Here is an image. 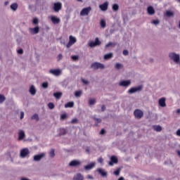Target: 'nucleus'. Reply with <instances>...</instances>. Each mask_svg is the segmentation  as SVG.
Instances as JSON below:
<instances>
[{
	"label": "nucleus",
	"mask_w": 180,
	"mask_h": 180,
	"mask_svg": "<svg viewBox=\"0 0 180 180\" xmlns=\"http://www.w3.org/2000/svg\"><path fill=\"white\" fill-rule=\"evenodd\" d=\"M168 57L169 60H172V61H174V63H176V64L179 63V60H180L179 54H177L175 52H170L169 53Z\"/></svg>",
	"instance_id": "f257e3e1"
},
{
	"label": "nucleus",
	"mask_w": 180,
	"mask_h": 180,
	"mask_svg": "<svg viewBox=\"0 0 180 180\" xmlns=\"http://www.w3.org/2000/svg\"><path fill=\"white\" fill-rule=\"evenodd\" d=\"M90 68L94 70L95 71L98 70H105V65L98 62H94L91 65Z\"/></svg>",
	"instance_id": "f03ea898"
},
{
	"label": "nucleus",
	"mask_w": 180,
	"mask_h": 180,
	"mask_svg": "<svg viewBox=\"0 0 180 180\" xmlns=\"http://www.w3.org/2000/svg\"><path fill=\"white\" fill-rule=\"evenodd\" d=\"M143 91V85H139L136 87H131L129 90H128L127 94L129 95H132V94H136V92H141Z\"/></svg>",
	"instance_id": "7ed1b4c3"
},
{
	"label": "nucleus",
	"mask_w": 180,
	"mask_h": 180,
	"mask_svg": "<svg viewBox=\"0 0 180 180\" xmlns=\"http://www.w3.org/2000/svg\"><path fill=\"white\" fill-rule=\"evenodd\" d=\"M101 44H102V42L99 40V38L96 37L94 41H92L89 44V46L91 49H94V47L101 46Z\"/></svg>",
	"instance_id": "20e7f679"
},
{
	"label": "nucleus",
	"mask_w": 180,
	"mask_h": 180,
	"mask_svg": "<svg viewBox=\"0 0 180 180\" xmlns=\"http://www.w3.org/2000/svg\"><path fill=\"white\" fill-rule=\"evenodd\" d=\"M29 154H30V150H29V148H25L20 150V158H26V157H28Z\"/></svg>",
	"instance_id": "39448f33"
},
{
	"label": "nucleus",
	"mask_w": 180,
	"mask_h": 180,
	"mask_svg": "<svg viewBox=\"0 0 180 180\" xmlns=\"http://www.w3.org/2000/svg\"><path fill=\"white\" fill-rule=\"evenodd\" d=\"M82 162L79 160H73L70 161L68 164L69 167H73L75 168H77L78 167H81Z\"/></svg>",
	"instance_id": "423d86ee"
},
{
	"label": "nucleus",
	"mask_w": 180,
	"mask_h": 180,
	"mask_svg": "<svg viewBox=\"0 0 180 180\" xmlns=\"http://www.w3.org/2000/svg\"><path fill=\"white\" fill-rule=\"evenodd\" d=\"M91 11H92V8L91 6L83 8L80 11V16H88Z\"/></svg>",
	"instance_id": "0eeeda50"
},
{
	"label": "nucleus",
	"mask_w": 180,
	"mask_h": 180,
	"mask_svg": "<svg viewBox=\"0 0 180 180\" xmlns=\"http://www.w3.org/2000/svg\"><path fill=\"white\" fill-rule=\"evenodd\" d=\"M44 157H46L45 153H41L40 154L35 155L33 157V161H35L36 162H39V161H41V160H43Z\"/></svg>",
	"instance_id": "6e6552de"
},
{
	"label": "nucleus",
	"mask_w": 180,
	"mask_h": 180,
	"mask_svg": "<svg viewBox=\"0 0 180 180\" xmlns=\"http://www.w3.org/2000/svg\"><path fill=\"white\" fill-rule=\"evenodd\" d=\"M75 43H77V39L74 37H72V35H70L69 37V41L68 43V44L66 45L68 49H70V47L71 46H72V44H75Z\"/></svg>",
	"instance_id": "1a4fd4ad"
},
{
	"label": "nucleus",
	"mask_w": 180,
	"mask_h": 180,
	"mask_svg": "<svg viewBox=\"0 0 180 180\" xmlns=\"http://www.w3.org/2000/svg\"><path fill=\"white\" fill-rule=\"evenodd\" d=\"M61 70L60 69H52L49 70V74L54 75L55 77H60L61 75Z\"/></svg>",
	"instance_id": "9d476101"
},
{
	"label": "nucleus",
	"mask_w": 180,
	"mask_h": 180,
	"mask_svg": "<svg viewBox=\"0 0 180 180\" xmlns=\"http://www.w3.org/2000/svg\"><path fill=\"white\" fill-rule=\"evenodd\" d=\"M62 8H63V4H61V2H57L53 4V8L55 12H60Z\"/></svg>",
	"instance_id": "9b49d317"
},
{
	"label": "nucleus",
	"mask_w": 180,
	"mask_h": 180,
	"mask_svg": "<svg viewBox=\"0 0 180 180\" xmlns=\"http://www.w3.org/2000/svg\"><path fill=\"white\" fill-rule=\"evenodd\" d=\"M131 84V80H122L119 83L120 86H124L125 88H127V86H130Z\"/></svg>",
	"instance_id": "f8f14e48"
},
{
	"label": "nucleus",
	"mask_w": 180,
	"mask_h": 180,
	"mask_svg": "<svg viewBox=\"0 0 180 180\" xmlns=\"http://www.w3.org/2000/svg\"><path fill=\"white\" fill-rule=\"evenodd\" d=\"M134 115L136 119H141L144 113L141 110H135Z\"/></svg>",
	"instance_id": "ddd939ff"
},
{
	"label": "nucleus",
	"mask_w": 180,
	"mask_h": 180,
	"mask_svg": "<svg viewBox=\"0 0 180 180\" xmlns=\"http://www.w3.org/2000/svg\"><path fill=\"white\" fill-rule=\"evenodd\" d=\"M29 32L30 33H31V34H37V33L40 32V27L39 26H37L34 28H30Z\"/></svg>",
	"instance_id": "4468645a"
},
{
	"label": "nucleus",
	"mask_w": 180,
	"mask_h": 180,
	"mask_svg": "<svg viewBox=\"0 0 180 180\" xmlns=\"http://www.w3.org/2000/svg\"><path fill=\"white\" fill-rule=\"evenodd\" d=\"M51 20L53 25H58L60 23V20L56 15L51 16Z\"/></svg>",
	"instance_id": "2eb2a0df"
},
{
	"label": "nucleus",
	"mask_w": 180,
	"mask_h": 180,
	"mask_svg": "<svg viewBox=\"0 0 180 180\" xmlns=\"http://www.w3.org/2000/svg\"><path fill=\"white\" fill-rule=\"evenodd\" d=\"M108 6H109V3L108 1H105L104 4L99 5V8L101 11H103V12L108 11Z\"/></svg>",
	"instance_id": "dca6fc26"
},
{
	"label": "nucleus",
	"mask_w": 180,
	"mask_h": 180,
	"mask_svg": "<svg viewBox=\"0 0 180 180\" xmlns=\"http://www.w3.org/2000/svg\"><path fill=\"white\" fill-rule=\"evenodd\" d=\"M97 172H98V174L100 175H101V176H103V178H105V176H108V172L106 171H105V169H102V168H98L97 169Z\"/></svg>",
	"instance_id": "f3484780"
},
{
	"label": "nucleus",
	"mask_w": 180,
	"mask_h": 180,
	"mask_svg": "<svg viewBox=\"0 0 180 180\" xmlns=\"http://www.w3.org/2000/svg\"><path fill=\"white\" fill-rule=\"evenodd\" d=\"M26 137V134H25V131L20 129L18 131V140H23Z\"/></svg>",
	"instance_id": "a211bd4d"
},
{
	"label": "nucleus",
	"mask_w": 180,
	"mask_h": 180,
	"mask_svg": "<svg viewBox=\"0 0 180 180\" xmlns=\"http://www.w3.org/2000/svg\"><path fill=\"white\" fill-rule=\"evenodd\" d=\"M119 162V160H117V158L116 156H111L110 158V162H109V165H113V164H117Z\"/></svg>",
	"instance_id": "6ab92c4d"
},
{
	"label": "nucleus",
	"mask_w": 180,
	"mask_h": 180,
	"mask_svg": "<svg viewBox=\"0 0 180 180\" xmlns=\"http://www.w3.org/2000/svg\"><path fill=\"white\" fill-rule=\"evenodd\" d=\"M95 165H96L95 162H91L90 164L84 166V169L86 171H91V169H92V168H94Z\"/></svg>",
	"instance_id": "aec40b11"
},
{
	"label": "nucleus",
	"mask_w": 180,
	"mask_h": 180,
	"mask_svg": "<svg viewBox=\"0 0 180 180\" xmlns=\"http://www.w3.org/2000/svg\"><path fill=\"white\" fill-rule=\"evenodd\" d=\"M84 175L81 173H77L73 176V180H84Z\"/></svg>",
	"instance_id": "412c9836"
},
{
	"label": "nucleus",
	"mask_w": 180,
	"mask_h": 180,
	"mask_svg": "<svg viewBox=\"0 0 180 180\" xmlns=\"http://www.w3.org/2000/svg\"><path fill=\"white\" fill-rule=\"evenodd\" d=\"M147 12L148 15H153L155 13V10H154V7L150 6L147 8Z\"/></svg>",
	"instance_id": "4be33fe9"
},
{
	"label": "nucleus",
	"mask_w": 180,
	"mask_h": 180,
	"mask_svg": "<svg viewBox=\"0 0 180 180\" xmlns=\"http://www.w3.org/2000/svg\"><path fill=\"white\" fill-rule=\"evenodd\" d=\"M37 91L36 90V87H34V85H32L30 87V89H29V92L31 95H32L34 96V95H36V92Z\"/></svg>",
	"instance_id": "5701e85b"
},
{
	"label": "nucleus",
	"mask_w": 180,
	"mask_h": 180,
	"mask_svg": "<svg viewBox=\"0 0 180 180\" xmlns=\"http://www.w3.org/2000/svg\"><path fill=\"white\" fill-rule=\"evenodd\" d=\"M159 105L161 108H165L167 106V103H165V98H162L159 99Z\"/></svg>",
	"instance_id": "b1692460"
},
{
	"label": "nucleus",
	"mask_w": 180,
	"mask_h": 180,
	"mask_svg": "<svg viewBox=\"0 0 180 180\" xmlns=\"http://www.w3.org/2000/svg\"><path fill=\"white\" fill-rule=\"evenodd\" d=\"M18 3H13V4L11 5L10 8L12 11L14 12L18 11Z\"/></svg>",
	"instance_id": "393cba45"
},
{
	"label": "nucleus",
	"mask_w": 180,
	"mask_h": 180,
	"mask_svg": "<svg viewBox=\"0 0 180 180\" xmlns=\"http://www.w3.org/2000/svg\"><path fill=\"white\" fill-rule=\"evenodd\" d=\"M113 57V53H109L104 55V60H110Z\"/></svg>",
	"instance_id": "a878e982"
},
{
	"label": "nucleus",
	"mask_w": 180,
	"mask_h": 180,
	"mask_svg": "<svg viewBox=\"0 0 180 180\" xmlns=\"http://www.w3.org/2000/svg\"><path fill=\"white\" fill-rule=\"evenodd\" d=\"M165 15L167 18H172L174 17V12L171 11H167Z\"/></svg>",
	"instance_id": "bb28decb"
},
{
	"label": "nucleus",
	"mask_w": 180,
	"mask_h": 180,
	"mask_svg": "<svg viewBox=\"0 0 180 180\" xmlns=\"http://www.w3.org/2000/svg\"><path fill=\"white\" fill-rule=\"evenodd\" d=\"M153 130H155V131L159 132L162 130V127H161L160 125H155L153 126Z\"/></svg>",
	"instance_id": "cd10ccee"
},
{
	"label": "nucleus",
	"mask_w": 180,
	"mask_h": 180,
	"mask_svg": "<svg viewBox=\"0 0 180 180\" xmlns=\"http://www.w3.org/2000/svg\"><path fill=\"white\" fill-rule=\"evenodd\" d=\"M53 96L56 98V99H60L61 98V96H63V93L61 92H56L53 94Z\"/></svg>",
	"instance_id": "c85d7f7f"
},
{
	"label": "nucleus",
	"mask_w": 180,
	"mask_h": 180,
	"mask_svg": "<svg viewBox=\"0 0 180 180\" xmlns=\"http://www.w3.org/2000/svg\"><path fill=\"white\" fill-rule=\"evenodd\" d=\"M31 119H32V120H36V122H39V120H40V118L39 117L38 114H34L32 116Z\"/></svg>",
	"instance_id": "c756f323"
},
{
	"label": "nucleus",
	"mask_w": 180,
	"mask_h": 180,
	"mask_svg": "<svg viewBox=\"0 0 180 180\" xmlns=\"http://www.w3.org/2000/svg\"><path fill=\"white\" fill-rule=\"evenodd\" d=\"M49 157L51 158H54V157H56V150L55 149H51V150L49 153Z\"/></svg>",
	"instance_id": "7c9ffc66"
},
{
	"label": "nucleus",
	"mask_w": 180,
	"mask_h": 180,
	"mask_svg": "<svg viewBox=\"0 0 180 180\" xmlns=\"http://www.w3.org/2000/svg\"><path fill=\"white\" fill-rule=\"evenodd\" d=\"M65 108H74V101H70L66 103Z\"/></svg>",
	"instance_id": "2f4dec72"
},
{
	"label": "nucleus",
	"mask_w": 180,
	"mask_h": 180,
	"mask_svg": "<svg viewBox=\"0 0 180 180\" xmlns=\"http://www.w3.org/2000/svg\"><path fill=\"white\" fill-rule=\"evenodd\" d=\"M95 103H96V99L90 98L89 100V104L90 106H92V105H95Z\"/></svg>",
	"instance_id": "473e14b6"
},
{
	"label": "nucleus",
	"mask_w": 180,
	"mask_h": 180,
	"mask_svg": "<svg viewBox=\"0 0 180 180\" xmlns=\"http://www.w3.org/2000/svg\"><path fill=\"white\" fill-rule=\"evenodd\" d=\"M112 9L114 11V12H117V11H119V5L117 4H113Z\"/></svg>",
	"instance_id": "72a5a7b5"
},
{
	"label": "nucleus",
	"mask_w": 180,
	"mask_h": 180,
	"mask_svg": "<svg viewBox=\"0 0 180 180\" xmlns=\"http://www.w3.org/2000/svg\"><path fill=\"white\" fill-rule=\"evenodd\" d=\"M115 68L116 70H122V68H123V65L122 63H116Z\"/></svg>",
	"instance_id": "f704fd0d"
},
{
	"label": "nucleus",
	"mask_w": 180,
	"mask_h": 180,
	"mask_svg": "<svg viewBox=\"0 0 180 180\" xmlns=\"http://www.w3.org/2000/svg\"><path fill=\"white\" fill-rule=\"evenodd\" d=\"M115 46H116V44L110 41L105 45V49H108V47H115Z\"/></svg>",
	"instance_id": "c9c22d12"
},
{
	"label": "nucleus",
	"mask_w": 180,
	"mask_h": 180,
	"mask_svg": "<svg viewBox=\"0 0 180 180\" xmlns=\"http://www.w3.org/2000/svg\"><path fill=\"white\" fill-rule=\"evenodd\" d=\"M82 95V91H77L75 92V96L76 98H79Z\"/></svg>",
	"instance_id": "e433bc0d"
},
{
	"label": "nucleus",
	"mask_w": 180,
	"mask_h": 180,
	"mask_svg": "<svg viewBox=\"0 0 180 180\" xmlns=\"http://www.w3.org/2000/svg\"><path fill=\"white\" fill-rule=\"evenodd\" d=\"M120 171H122L121 168H118L114 172V175H115L116 176H119V175H120Z\"/></svg>",
	"instance_id": "4c0bfd02"
},
{
	"label": "nucleus",
	"mask_w": 180,
	"mask_h": 180,
	"mask_svg": "<svg viewBox=\"0 0 180 180\" xmlns=\"http://www.w3.org/2000/svg\"><path fill=\"white\" fill-rule=\"evenodd\" d=\"M100 25L101 27H103V29H105V27H106V21H105V20H101L100 22Z\"/></svg>",
	"instance_id": "58836bf2"
},
{
	"label": "nucleus",
	"mask_w": 180,
	"mask_h": 180,
	"mask_svg": "<svg viewBox=\"0 0 180 180\" xmlns=\"http://www.w3.org/2000/svg\"><path fill=\"white\" fill-rule=\"evenodd\" d=\"M5 101H6V98L4 95L0 94V103H4Z\"/></svg>",
	"instance_id": "ea45409f"
},
{
	"label": "nucleus",
	"mask_w": 180,
	"mask_h": 180,
	"mask_svg": "<svg viewBox=\"0 0 180 180\" xmlns=\"http://www.w3.org/2000/svg\"><path fill=\"white\" fill-rule=\"evenodd\" d=\"M59 134L60 136H65L67 134V130L65 129H61Z\"/></svg>",
	"instance_id": "a19ab883"
},
{
	"label": "nucleus",
	"mask_w": 180,
	"mask_h": 180,
	"mask_svg": "<svg viewBox=\"0 0 180 180\" xmlns=\"http://www.w3.org/2000/svg\"><path fill=\"white\" fill-rule=\"evenodd\" d=\"M41 86H42V88H44V89L49 88V82H45L42 83Z\"/></svg>",
	"instance_id": "79ce46f5"
},
{
	"label": "nucleus",
	"mask_w": 180,
	"mask_h": 180,
	"mask_svg": "<svg viewBox=\"0 0 180 180\" xmlns=\"http://www.w3.org/2000/svg\"><path fill=\"white\" fill-rule=\"evenodd\" d=\"M94 120L96 122L97 124H96V126H98V123H101L102 122V120L101 118L94 117Z\"/></svg>",
	"instance_id": "37998d69"
},
{
	"label": "nucleus",
	"mask_w": 180,
	"mask_h": 180,
	"mask_svg": "<svg viewBox=\"0 0 180 180\" xmlns=\"http://www.w3.org/2000/svg\"><path fill=\"white\" fill-rule=\"evenodd\" d=\"M68 117V115H67L66 113L62 114L60 116V119H62V120H65V119H67Z\"/></svg>",
	"instance_id": "c03bdc74"
},
{
	"label": "nucleus",
	"mask_w": 180,
	"mask_h": 180,
	"mask_svg": "<svg viewBox=\"0 0 180 180\" xmlns=\"http://www.w3.org/2000/svg\"><path fill=\"white\" fill-rule=\"evenodd\" d=\"M151 23L155 25V26H158V25L160 23V20H153Z\"/></svg>",
	"instance_id": "a18cd8bd"
},
{
	"label": "nucleus",
	"mask_w": 180,
	"mask_h": 180,
	"mask_svg": "<svg viewBox=\"0 0 180 180\" xmlns=\"http://www.w3.org/2000/svg\"><path fill=\"white\" fill-rule=\"evenodd\" d=\"M32 23L34 25H39V19L37 18H35L33 19Z\"/></svg>",
	"instance_id": "49530a36"
},
{
	"label": "nucleus",
	"mask_w": 180,
	"mask_h": 180,
	"mask_svg": "<svg viewBox=\"0 0 180 180\" xmlns=\"http://www.w3.org/2000/svg\"><path fill=\"white\" fill-rule=\"evenodd\" d=\"M72 60H74V61H77L79 58V56H71Z\"/></svg>",
	"instance_id": "de8ad7c7"
},
{
	"label": "nucleus",
	"mask_w": 180,
	"mask_h": 180,
	"mask_svg": "<svg viewBox=\"0 0 180 180\" xmlns=\"http://www.w3.org/2000/svg\"><path fill=\"white\" fill-rule=\"evenodd\" d=\"M48 107L51 110L53 109L54 108V103H48Z\"/></svg>",
	"instance_id": "09e8293b"
},
{
	"label": "nucleus",
	"mask_w": 180,
	"mask_h": 180,
	"mask_svg": "<svg viewBox=\"0 0 180 180\" xmlns=\"http://www.w3.org/2000/svg\"><path fill=\"white\" fill-rule=\"evenodd\" d=\"M82 82H83L84 85H88L89 84V81L85 80L84 79H82Z\"/></svg>",
	"instance_id": "8fccbe9b"
},
{
	"label": "nucleus",
	"mask_w": 180,
	"mask_h": 180,
	"mask_svg": "<svg viewBox=\"0 0 180 180\" xmlns=\"http://www.w3.org/2000/svg\"><path fill=\"white\" fill-rule=\"evenodd\" d=\"M71 123L72 124H75V123H78V119L75 118V119L72 120Z\"/></svg>",
	"instance_id": "3c124183"
},
{
	"label": "nucleus",
	"mask_w": 180,
	"mask_h": 180,
	"mask_svg": "<svg viewBox=\"0 0 180 180\" xmlns=\"http://www.w3.org/2000/svg\"><path fill=\"white\" fill-rule=\"evenodd\" d=\"M122 53H123L124 56H129V51H127V50H124V51H122Z\"/></svg>",
	"instance_id": "603ef678"
},
{
	"label": "nucleus",
	"mask_w": 180,
	"mask_h": 180,
	"mask_svg": "<svg viewBox=\"0 0 180 180\" xmlns=\"http://www.w3.org/2000/svg\"><path fill=\"white\" fill-rule=\"evenodd\" d=\"M23 117H25V112L23 111L20 112V119H23Z\"/></svg>",
	"instance_id": "864d4df0"
},
{
	"label": "nucleus",
	"mask_w": 180,
	"mask_h": 180,
	"mask_svg": "<svg viewBox=\"0 0 180 180\" xmlns=\"http://www.w3.org/2000/svg\"><path fill=\"white\" fill-rule=\"evenodd\" d=\"M106 134V131L104 129H102L100 131V134Z\"/></svg>",
	"instance_id": "5fc2aeb1"
},
{
	"label": "nucleus",
	"mask_w": 180,
	"mask_h": 180,
	"mask_svg": "<svg viewBox=\"0 0 180 180\" xmlns=\"http://www.w3.org/2000/svg\"><path fill=\"white\" fill-rule=\"evenodd\" d=\"M98 162H99L100 164H102V162H103V158H99L98 160H97Z\"/></svg>",
	"instance_id": "6e6d98bb"
},
{
	"label": "nucleus",
	"mask_w": 180,
	"mask_h": 180,
	"mask_svg": "<svg viewBox=\"0 0 180 180\" xmlns=\"http://www.w3.org/2000/svg\"><path fill=\"white\" fill-rule=\"evenodd\" d=\"M17 52H18V54H23V49H20L18 50Z\"/></svg>",
	"instance_id": "4d7b16f0"
},
{
	"label": "nucleus",
	"mask_w": 180,
	"mask_h": 180,
	"mask_svg": "<svg viewBox=\"0 0 180 180\" xmlns=\"http://www.w3.org/2000/svg\"><path fill=\"white\" fill-rule=\"evenodd\" d=\"M105 110H106V106H105V105H103L101 106V111L105 112Z\"/></svg>",
	"instance_id": "13d9d810"
},
{
	"label": "nucleus",
	"mask_w": 180,
	"mask_h": 180,
	"mask_svg": "<svg viewBox=\"0 0 180 180\" xmlns=\"http://www.w3.org/2000/svg\"><path fill=\"white\" fill-rule=\"evenodd\" d=\"M176 136H179L180 137V129H178L176 132Z\"/></svg>",
	"instance_id": "bf43d9fd"
},
{
	"label": "nucleus",
	"mask_w": 180,
	"mask_h": 180,
	"mask_svg": "<svg viewBox=\"0 0 180 180\" xmlns=\"http://www.w3.org/2000/svg\"><path fill=\"white\" fill-rule=\"evenodd\" d=\"M87 178H88V179H94V177L89 174L87 175Z\"/></svg>",
	"instance_id": "052dcab7"
},
{
	"label": "nucleus",
	"mask_w": 180,
	"mask_h": 180,
	"mask_svg": "<svg viewBox=\"0 0 180 180\" xmlns=\"http://www.w3.org/2000/svg\"><path fill=\"white\" fill-rule=\"evenodd\" d=\"M58 58H59V60H61V58H63V55L61 53H60L58 56Z\"/></svg>",
	"instance_id": "680f3d73"
},
{
	"label": "nucleus",
	"mask_w": 180,
	"mask_h": 180,
	"mask_svg": "<svg viewBox=\"0 0 180 180\" xmlns=\"http://www.w3.org/2000/svg\"><path fill=\"white\" fill-rule=\"evenodd\" d=\"M118 180H124V177L121 176V177H120V178L118 179Z\"/></svg>",
	"instance_id": "e2e57ef3"
},
{
	"label": "nucleus",
	"mask_w": 180,
	"mask_h": 180,
	"mask_svg": "<svg viewBox=\"0 0 180 180\" xmlns=\"http://www.w3.org/2000/svg\"><path fill=\"white\" fill-rule=\"evenodd\" d=\"M177 154H178L179 157H180V150H177Z\"/></svg>",
	"instance_id": "0e129e2a"
},
{
	"label": "nucleus",
	"mask_w": 180,
	"mask_h": 180,
	"mask_svg": "<svg viewBox=\"0 0 180 180\" xmlns=\"http://www.w3.org/2000/svg\"><path fill=\"white\" fill-rule=\"evenodd\" d=\"M176 113H180V109L176 110Z\"/></svg>",
	"instance_id": "69168bd1"
},
{
	"label": "nucleus",
	"mask_w": 180,
	"mask_h": 180,
	"mask_svg": "<svg viewBox=\"0 0 180 180\" xmlns=\"http://www.w3.org/2000/svg\"><path fill=\"white\" fill-rule=\"evenodd\" d=\"M8 4H9V1H6L5 3H4V5H8Z\"/></svg>",
	"instance_id": "338daca9"
},
{
	"label": "nucleus",
	"mask_w": 180,
	"mask_h": 180,
	"mask_svg": "<svg viewBox=\"0 0 180 180\" xmlns=\"http://www.w3.org/2000/svg\"><path fill=\"white\" fill-rule=\"evenodd\" d=\"M77 2H82L83 0H76Z\"/></svg>",
	"instance_id": "774afa93"
}]
</instances>
